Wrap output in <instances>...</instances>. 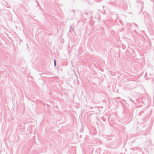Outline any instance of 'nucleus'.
I'll return each mask as SVG.
<instances>
[{"mask_svg": "<svg viewBox=\"0 0 154 154\" xmlns=\"http://www.w3.org/2000/svg\"><path fill=\"white\" fill-rule=\"evenodd\" d=\"M54 65L55 66L56 65V61L55 60H54Z\"/></svg>", "mask_w": 154, "mask_h": 154, "instance_id": "nucleus-1", "label": "nucleus"}]
</instances>
